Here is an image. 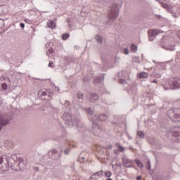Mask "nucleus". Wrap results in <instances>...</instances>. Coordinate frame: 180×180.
I'll list each match as a JSON object with an SVG mask.
<instances>
[{"mask_svg": "<svg viewBox=\"0 0 180 180\" xmlns=\"http://www.w3.org/2000/svg\"><path fill=\"white\" fill-rule=\"evenodd\" d=\"M176 109L175 110H169L167 115L170 119L174 117L175 119H179L180 117V114H176Z\"/></svg>", "mask_w": 180, "mask_h": 180, "instance_id": "obj_9", "label": "nucleus"}, {"mask_svg": "<svg viewBox=\"0 0 180 180\" xmlns=\"http://www.w3.org/2000/svg\"><path fill=\"white\" fill-rule=\"evenodd\" d=\"M86 113L89 115L90 116H92L94 115V111L91 108H88L86 109Z\"/></svg>", "mask_w": 180, "mask_h": 180, "instance_id": "obj_23", "label": "nucleus"}, {"mask_svg": "<svg viewBox=\"0 0 180 180\" xmlns=\"http://www.w3.org/2000/svg\"><path fill=\"white\" fill-rule=\"evenodd\" d=\"M77 97L78 98V99H82V98H84V94H82V92L78 91L77 94Z\"/></svg>", "mask_w": 180, "mask_h": 180, "instance_id": "obj_26", "label": "nucleus"}, {"mask_svg": "<svg viewBox=\"0 0 180 180\" xmlns=\"http://www.w3.org/2000/svg\"><path fill=\"white\" fill-rule=\"evenodd\" d=\"M129 92H131L132 94H136L137 92V88L136 86H132L129 90Z\"/></svg>", "mask_w": 180, "mask_h": 180, "instance_id": "obj_20", "label": "nucleus"}, {"mask_svg": "<svg viewBox=\"0 0 180 180\" xmlns=\"http://www.w3.org/2000/svg\"><path fill=\"white\" fill-rule=\"evenodd\" d=\"M68 37H70V34H63L62 35L63 40H67V39H68Z\"/></svg>", "mask_w": 180, "mask_h": 180, "instance_id": "obj_32", "label": "nucleus"}, {"mask_svg": "<svg viewBox=\"0 0 180 180\" xmlns=\"http://www.w3.org/2000/svg\"><path fill=\"white\" fill-rule=\"evenodd\" d=\"M158 18H161V16H160V15H158Z\"/></svg>", "mask_w": 180, "mask_h": 180, "instance_id": "obj_51", "label": "nucleus"}, {"mask_svg": "<svg viewBox=\"0 0 180 180\" xmlns=\"http://www.w3.org/2000/svg\"><path fill=\"white\" fill-rule=\"evenodd\" d=\"M177 56H180V53H179V52L177 53Z\"/></svg>", "mask_w": 180, "mask_h": 180, "instance_id": "obj_48", "label": "nucleus"}, {"mask_svg": "<svg viewBox=\"0 0 180 180\" xmlns=\"http://www.w3.org/2000/svg\"><path fill=\"white\" fill-rule=\"evenodd\" d=\"M57 91H60V88H58V89H57Z\"/></svg>", "mask_w": 180, "mask_h": 180, "instance_id": "obj_50", "label": "nucleus"}, {"mask_svg": "<svg viewBox=\"0 0 180 180\" xmlns=\"http://www.w3.org/2000/svg\"><path fill=\"white\" fill-rule=\"evenodd\" d=\"M9 123V117L8 115H0V131L4 126Z\"/></svg>", "mask_w": 180, "mask_h": 180, "instance_id": "obj_8", "label": "nucleus"}, {"mask_svg": "<svg viewBox=\"0 0 180 180\" xmlns=\"http://www.w3.org/2000/svg\"><path fill=\"white\" fill-rule=\"evenodd\" d=\"M47 26L50 29H55L56 27V22L51 20H49L47 22Z\"/></svg>", "mask_w": 180, "mask_h": 180, "instance_id": "obj_15", "label": "nucleus"}, {"mask_svg": "<svg viewBox=\"0 0 180 180\" xmlns=\"http://www.w3.org/2000/svg\"><path fill=\"white\" fill-rule=\"evenodd\" d=\"M49 67H51V68H54V64L53 63V62H49Z\"/></svg>", "mask_w": 180, "mask_h": 180, "instance_id": "obj_37", "label": "nucleus"}, {"mask_svg": "<svg viewBox=\"0 0 180 180\" xmlns=\"http://www.w3.org/2000/svg\"><path fill=\"white\" fill-rule=\"evenodd\" d=\"M39 167H36L34 169V171H35L36 172H39Z\"/></svg>", "mask_w": 180, "mask_h": 180, "instance_id": "obj_41", "label": "nucleus"}, {"mask_svg": "<svg viewBox=\"0 0 180 180\" xmlns=\"http://www.w3.org/2000/svg\"><path fill=\"white\" fill-rule=\"evenodd\" d=\"M1 86L2 89H8V84H6V83H3Z\"/></svg>", "mask_w": 180, "mask_h": 180, "instance_id": "obj_34", "label": "nucleus"}, {"mask_svg": "<svg viewBox=\"0 0 180 180\" xmlns=\"http://www.w3.org/2000/svg\"><path fill=\"white\" fill-rule=\"evenodd\" d=\"M162 48L165 50H169V51H174L175 50V44H165Z\"/></svg>", "mask_w": 180, "mask_h": 180, "instance_id": "obj_13", "label": "nucleus"}, {"mask_svg": "<svg viewBox=\"0 0 180 180\" xmlns=\"http://www.w3.org/2000/svg\"><path fill=\"white\" fill-rule=\"evenodd\" d=\"M131 50L133 53H136V51H137V46H136V44H132L131 45Z\"/></svg>", "mask_w": 180, "mask_h": 180, "instance_id": "obj_21", "label": "nucleus"}, {"mask_svg": "<svg viewBox=\"0 0 180 180\" xmlns=\"http://www.w3.org/2000/svg\"><path fill=\"white\" fill-rule=\"evenodd\" d=\"M95 175L96 176H102V175H103V170L96 172Z\"/></svg>", "mask_w": 180, "mask_h": 180, "instance_id": "obj_30", "label": "nucleus"}, {"mask_svg": "<svg viewBox=\"0 0 180 180\" xmlns=\"http://www.w3.org/2000/svg\"><path fill=\"white\" fill-rule=\"evenodd\" d=\"M148 169H151V162H150V160L148 161Z\"/></svg>", "mask_w": 180, "mask_h": 180, "instance_id": "obj_39", "label": "nucleus"}, {"mask_svg": "<svg viewBox=\"0 0 180 180\" xmlns=\"http://www.w3.org/2000/svg\"><path fill=\"white\" fill-rule=\"evenodd\" d=\"M172 135L174 136V137H180V127H175L171 131Z\"/></svg>", "mask_w": 180, "mask_h": 180, "instance_id": "obj_11", "label": "nucleus"}, {"mask_svg": "<svg viewBox=\"0 0 180 180\" xmlns=\"http://www.w3.org/2000/svg\"><path fill=\"white\" fill-rule=\"evenodd\" d=\"M91 179H94V180H96V174H93L91 176Z\"/></svg>", "mask_w": 180, "mask_h": 180, "instance_id": "obj_36", "label": "nucleus"}, {"mask_svg": "<svg viewBox=\"0 0 180 180\" xmlns=\"http://www.w3.org/2000/svg\"><path fill=\"white\" fill-rule=\"evenodd\" d=\"M83 81H85V78L83 79Z\"/></svg>", "mask_w": 180, "mask_h": 180, "instance_id": "obj_52", "label": "nucleus"}, {"mask_svg": "<svg viewBox=\"0 0 180 180\" xmlns=\"http://www.w3.org/2000/svg\"><path fill=\"white\" fill-rule=\"evenodd\" d=\"M106 180H113V179H107Z\"/></svg>", "mask_w": 180, "mask_h": 180, "instance_id": "obj_49", "label": "nucleus"}, {"mask_svg": "<svg viewBox=\"0 0 180 180\" xmlns=\"http://www.w3.org/2000/svg\"><path fill=\"white\" fill-rule=\"evenodd\" d=\"M160 33H162V32H161L160 30H149L148 34L150 41H153V40H154L155 38V36L160 34Z\"/></svg>", "mask_w": 180, "mask_h": 180, "instance_id": "obj_7", "label": "nucleus"}, {"mask_svg": "<svg viewBox=\"0 0 180 180\" xmlns=\"http://www.w3.org/2000/svg\"><path fill=\"white\" fill-rule=\"evenodd\" d=\"M120 58H115V61H117V60H119Z\"/></svg>", "mask_w": 180, "mask_h": 180, "instance_id": "obj_46", "label": "nucleus"}, {"mask_svg": "<svg viewBox=\"0 0 180 180\" xmlns=\"http://www.w3.org/2000/svg\"><path fill=\"white\" fill-rule=\"evenodd\" d=\"M104 174L107 178H110L112 175V172H110V171H105Z\"/></svg>", "mask_w": 180, "mask_h": 180, "instance_id": "obj_31", "label": "nucleus"}, {"mask_svg": "<svg viewBox=\"0 0 180 180\" xmlns=\"http://www.w3.org/2000/svg\"><path fill=\"white\" fill-rule=\"evenodd\" d=\"M70 148H67L64 150V153L67 155L68 154H70Z\"/></svg>", "mask_w": 180, "mask_h": 180, "instance_id": "obj_38", "label": "nucleus"}, {"mask_svg": "<svg viewBox=\"0 0 180 180\" xmlns=\"http://www.w3.org/2000/svg\"><path fill=\"white\" fill-rule=\"evenodd\" d=\"M78 131H79L80 133H82V134H84V133H85V131H86V127H85V126L82 125L80 128L77 129Z\"/></svg>", "mask_w": 180, "mask_h": 180, "instance_id": "obj_17", "label": "nucleus"}, {"mask_svg": "<svg viewBox=\"0 0 180 180\" xmlns=\"http://www.w3.org/2000/svg\"><path fill=\"white\" fill-rule=\"evenodd\" d=\"M95 39L98 43H102V37L101 35H96Z\"/></svg>", "mask_w": 180, "mask_h": 180, "instance_id": "obj_25", "label": "nucleus"}, {"mask_svg": "<svg viewBox=\"0 0 180 180\" xmlns=\"http://www.w3.org/2000/svg\"><path fill=\"white\" fill-rule=\"evenodd\" d=\"M4 27H5V21L4 20V19L0 18V29H4Z\"/></svg>", "mask_w": 180, "mask_h": 180, "instance_id": "obj_24", "label": "nucleus"}, {"mask_svg": "<svg viewBox=\"0 0 180 180\" xmlns=\"http://www.w3.org/2000/svg\"><path fill=\"white\" fill-rule=\"evenodd\" d=\"M133 61L134 63H136V64H140V59L139 58V57L134 56L133 58Z\"/></svg>", "mask_w": 180, "mask_h": 180, "instance_id": "obj_29", "label": "nucleus"}, {"mask_svg": "<svg viewBox=\"0 0 180 180\" xmlns=\"http://www.w3.org/2000/svg\"><path fill=\"white\" fill-rule=\"evenodd\" d=\"M117 146H118V150L121 152L123 153V151H124V147L121 146L120 143H117Z\"/></svg>", "mask_w": 180, "mask_h": 180, "instance_id": "obj_27", "label": "nucleus"}, {"mask_svg": "<svg viewBox=\"0 0 180 180\" xmlns=\"http://www.w3.org/2000/svg\"><path fill=\"white\" fill-rule=\"evenodd\" d=\"M49 155L50 157V158H51V160H61V150L60 151H57V150L53 149L49 151Z\"/></svg>", "mask_w": 180, "mask_h": 180, "instance_id": "obj_5", "label": "nucleus"}, {"mask_svg": "<svg viewBox=\"0 0 180 180\" xmlns=\"http://www.w3.org/2000/svg\"><path fill=\"white\" fill-rule=\"evenodd\" d=\"M123 53H124V54H125V56H129V49H127V48H125V49H123Z\"/></svg>", "mask_w": 180, "mask_h": 180, "instance_id": "obj_33", "label": "nucleus"}, {"mask_svg": "<svg viewBox=\"0 0 180 180\" xmlns=\"http://www.w3.org/2000/svg\"><path fill=\"white\" fill-rule=\"evenodd\" d=\"M63 119L65 121V124L68 126V127H72L74 124L78 126V120L72 118V115L68 112H65L63 116Z\"/></svg>", "mask_w": 180, "mask_h": 180, "instance_id": "obj_1", "label": "nucleus"}, {"mask_svg": "<svg viewBox=\"0 0 180 180\" xmlns=\"http://www.w3.org/2000/svg\"><path fill=\"white\" fill-rule=\"evenodd\" d=\"M141 179H142L141 176H138L136 177V180H141Z\"/></svg>", "mask_w": 180, "mask_h": 180, "instance_id": "obj_43", "label": "nucleus"}, {"mask_svg": "<svg viewBox=\"0 0 180 180\" xmlns=\"http://www.w3.org/2000/svg\"><path fill=\"white\" fill-rule=\"evenodd\" d=\"M98 99H99V96H98V94L94 93L90 94V98L89 99V101L91 103H95V102L98 101Z\"/></svg>", "mask_w": 180, "mask_h": 180, "instance_id": "obj_10", "label": "nucleus"}, {"mask_svg": "<svg viewBox=\"0 0 180 180\" xmlns=\"http://www.w3.org/2000/svg\"><path fill=\"white\" fill-rule=\"evenodd\" d=\"M138 77L140 79L148 78V73L146 72H141V73L138 74Z\"/></svg>", "mask_w": 180, "mask_h": 180, "instance_id": "obj_16", "label": "nucleus"}, {"mask_svg": "<svg viewBox=\"0 0 180 180\" xmlns=\"http://www.w3.org/2000/svg\"><path fill=\"white\" fill-rule=\"evenodd\" d=\"M46 49H49V46H50V44H46Z\"/></svg>", "mask_w": 180, "mask_h": 180, "instance_id": "obj_45", "label": "nucleus"}, {"mask_svg": "<svg viewBox=\"0 0 180 180\" xmlns=\"http://www.w3.org/2000/svg\"><path fill=\"white\" fill-rule=\"evenodd\" d=\"M106 119H108V115L105 113H103L98 115H94L92 120L93 127H94V129H99V125L95 123V120L103 122V120H106Z\"/></svg>", "mask_w": 180, "mask_h": 180, "instance_id": "obj_3", "label": "nucleus"}, {"mask_svg": "<svg viewBox=\"0 0 180 180\" xmlns=\"http://www.w3.org/2000/svg\"><path fill=\"white\" fill-rule=\"evenodd\" d=\"M105 79V75H101L98 77H96L94 79V83L95 84H99V82H102Z\"/></svg>", "mask_w": 180, "mask_h": 180, "instance_id": "obj_14", "label": "nucleus"}, {"mask_svg": "<svg viewBox=\"0 0 180 180\" xmlns=\"http://www.w3.org/2000/svg\"><path fill=\"white\" fill-rule=\"evenodd\" d=\"M53 53H54V49L52 48H49V51H46L48 57H51V56H53Z\"/></svg>", "mask_w": 180, "mask_h": 180, "instance_id": "obj_18", "label": "nucleus"}, {"mask_svg": "<svg viewBox=\"0 0 180 180\" xmlns=\"http://www.w3.org/2000/svg\"><path fill=\"white\" fill-rule=\"evenodd\" d=\"M39 95L40 96H46V95H47V91H46V90H41V91H40L39 92Z\"/></svg>", "mask_w": 180, "mask_h": 180, "instance_id": "obj_22", "label": "nucleus"}, {"mask_svg": "<svg viewBox=\"0 0 180 180\" xmlns=\"http://www.w3.org/2000/svg\"><path fill=\"white\" fill-rule=\"evenodd\" d=\"M22 165H23L22 163H20V164L19 165V166H20V167H22Z\"/></svg>", "mask_w": 180, "mask_h": 180, "instance_id": "obj_47", "label": "nucleus"}, {"mask_svg": "<svg viewBox=\"0 0 180 180\" xmlns=\"http://www.w3.org/2000/svg\"><path fill=\"white\" fill-rule=\"evenodd\" d=\"M20 27H22V29H25V23L21 22V23L20 24Z\"/></svg>", "mask_w": 180, "mask_h": 180, "instance_id": "obj_40", "label": "nucleus"}, {"mask_svg": "<svg viewBox=\"0 0 180 180\" xmlns=\"http://www.w3.org/2000/svg\"><path fill=\"white\" fill-rule=\"evenodd\" d=\"M114 154H119V150H114Z\"/></svg>", "mask_w": 180, "mask_h": 180, "instance_id": "obj_44", "label": "nucleus"}, {"mask_svg": "<svg viewBox=\"0 0 180 180\" xmlns=\"http://www.w3.org/2000/svg\"><path fill=\"white\" fill-rule=\"evenodd\" d=\"M123 164L127 168H131V160H129L127 158L124 157L122 158Z\"/></svg>", "mask_w": 180, "mask_h": 180, "instance_id": "obj_12", "label": "nucleus"}, {"mask_svg": "<svg viewBox=\"0 0 180 180\" xmlns=\"http://www.w3.org/2000/svg\"><path fill=\"white\" fill-rule=\"evenodd\" d=\"M150 82L152 83V84H157L158 82V80H157V79H155L154 81H150Z\"/></svg>", "mask_w": 180, "mask_h": 180, "instance_id": "obj_42", "label": "nucleus"}, {"mask_svg": "<svg viewBox=\"0 0 180 180\" xmlns=\"http://www.w3.org/2000/svg\"><path fill=\"white\" fill-rule=\"evenodd\" d=\"M109 20H115L117 16H119V8H117V5L115 8H112L110 12Z\"/></svg>", "mask_w": 180, "mask_h": 180, "instance_id": "obj_6", "label": "nucleus"}, {"mask_svg": "<svg viewBox=\"0 0 180 180\" xmlns=\"http://www.w3.org/2000/svg\"><path fill=\"white\" fill-rule=\"evenodd\" d=\"M176 88H180V77L166 81V84L164 86L165 89H176Z\"/></svg>", "mask_w": 180, "mask_h": 180, "instance_id": "obj_2", "label": "nucleus"}, {"mask_svg": "<svg viewBox=\"0 0 180 180\" xmlns=\"http://www.w3.org/2000/svg\"><path fill=\"white\" fill-rule=\"evenodd\" d=\"M120 84H124V77L120 78L119 79Z\"/></svg>", "mask_w": 180, "mask_h": 180, "instance_id": "obj_35", "label": "nucleus"}, {"mask_svg": "<svg viewBox=\"0 0 180 180\" xmlns=\"http://www.w3.org/2000/svg\"><path fill=\"white\" fill-rule=\"evenodd\" d=\"M11 162V158L4 156L0 157V164L2 165L3 171H8L9 169V163Z\"/></svg>", "mask_w": 180, "mask_h": 180, "instance_id": "obj_4", "label": "nucleus"}, {"mask_svg": "<svg viewBox=\"0 0 180 180\" xmlns=\"http://www.w3.org/2000/svg\"><path fill=\"white\" fill-rule=\"evenodd\" d=\"M134 162H136V164L137 167H139V168H141V169L143 168L144 166L143 165V163H141L140 162V160H135Z\"/></svg>", "mask_w": 180, "mask_h": 180, "instance_id": "obj_19", "label": "nucleus"}, {"mask_svg": "<svg viewBox=\"0 0 180 180\" xmlns=\"http://www.w3.org/2000/svg\"><path fill=\"white\" fill-rule=\"evenodd\" d=\"M137 134H138L139 137H140V139H143L144 137V136H145L144 132L140 131H139L137 132Z\"/></svg>", "mask_w": 180, "mask_h": 180, "instance_id": "obj_28", "label": "nucleus"}]
</instances>
